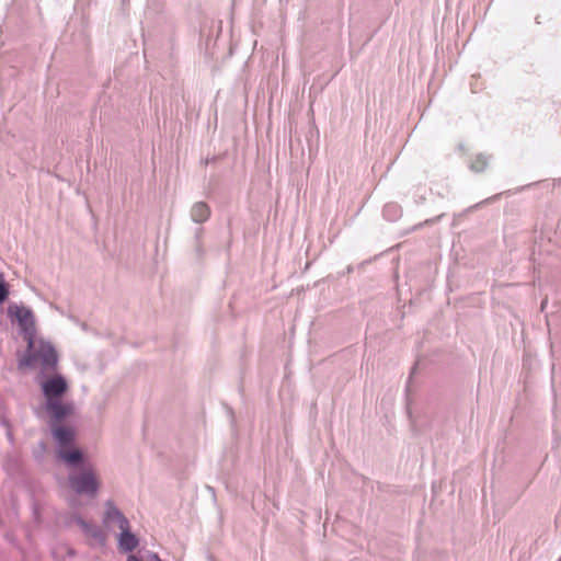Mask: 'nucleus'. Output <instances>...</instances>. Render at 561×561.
Masks as SVG:
<instances>
[{"label":"nucleus","instance_id":"dca6fc26","mask_svg":"<svg viewBox=\"0 0 561 561\" xmlns=\"http://www.w3.org/2000/svg\"><path fill=\"white\" fill-rule=\"evenodd\" d=\"M559 561H561V558L559 559Z\"/></svg>","mask_w":561,"mask_h":561},{"label":"nucleus","instance_id":"f8f14e48","mask_svg":"<svg viewBox=\"0 0 561 561\" xmlns=\"http://www.w3.org/2000/svg\"><path fill=\"white\" fill-rule=\"evenodd\" d=\"M9 295L8 285L5 284L4 279L0 280V304H2Z\"/></svg>","mask_w":561,"mask_h":561},{"label":"nucleus","instance_id":"9d476101","mask_svg":"<svg viewBox=\"0 0 561 561\" xmlns=\"http://www.w3.org/2000/svg\"><path fill=\"white\" fill-rule=\"evenodd\" d=\"M210 216V209L204 202H197L192 206L191 218L196 224L205 222Z\"/></svg>","mask_w":561,"mask_h":561},{"label":"nucleus","instance_id":"9b49d317","mask_svg":"<svg viewBox=\"0 0 561 561\" xmlns=\"http://www.w3.org/2000/svg\"><path fill=\"white\" fill-rule=\"evenodd\" d=\"M488 162L483 156H478L477 159L472 162L471 169L476 172H481L485 169Z\"/></svg>","mask_w":561,"mask_h":561},{"label":"nucleus","instance_id":"7ed1b4c3","mask_svg":"<svg viewBox=\"0 0 561 561\" xmlns=\"http://www.w3.org/2000/svg\"><path fill=\"white\" fill-rule=\"evenodd\" d=\"M51 432L54 438L57 440L59 447L57 449V456L66 465H76L82 459V453L78 448L71 447L75 438V433L71 428L61 425H51Z\"/></svg>","mask_w":561,"mask_h":561},{"label":"nucleus","instance_id":"39448f33","mask_svg":"<svg viewBox=\"0 0 561 561\" xmlns=\"http://www.w3.org/2000/svg\"><path fill=\"white\" fill-rule=\"evenodd\" d=\"M67 381L60 375H56L55 377L49 378L42 383V390L46 401L59 399L67 391Z\"/></svg>","mask_w":561,"mask_h":561},{"label":"nucleus","instance_id":"0eeeda50","mask_svg":"<svg viewBox=\"0 0 561 561\" xmlns=\"http://www.w3.org/2000/svg\"><path fill=\"white\" fill-rule=\"evenodd\" d=\"M46 410L55 421L60 422L72 413L73 407L69 402L56 399L46 401Z\"/></svg>","mask_w":561,"mask_h":561},{"label":"nucleus","instance_id":"20e7f679","mask_svg":"<svg viewBox=\"0 0 561 561\" xmlns=\"http://www.w3.org/2000/svg\"><path fill=\"white\" fill-rule=\"evenodd\" d=\"M8 316L18 321L26 341L35 337V319L31 309L24 306L11 305L8 308Z\"/></svg>","mask_w":561,"mask_h":561},{"label":"nucleus","instance_id":"6e6552de","mask_svg":"<svg viewBox=\"0 0 561 561\" xmlns=\"http://www.w3.org/2000/svg\"><path fill=\"white\" fill-rule=\"evenodd\" d=\"M104 522L106 524H115L119 529L126 528L129 526L128 519L125 515L117 508L113 501L105 502V513H104Z\"/></svg>","mask_w":561,"mask_h":561},{"label":"nucleus","instance_id":"4468645a","mask_svg":"<svg viewBox=\"0 0 561 561\" xmlns=\"http://www.w3.org/2000/svg\"><path fill=\"white\" fill-rule=\"evenodd\" d=\"M77 504H78V500H76V499H73V500L71 501V503H70V505H71L72 507L77 506Z\"/></svg>","mask_w":561,"mask_h":561},{"label":"nucleus","instance_id":"1a4fd4ad","mask_svg":"<svg viewBox=\"0 0 561 561\" xmlns=\"http://www.w3.org/2000/svg\"><path fill=\"white\" fill-rule=\"evenodd\" d=\"M118 547L124 552H131L138 546L137 537L130 531V526L119 529Z\"/></svg>","mask_w":561,"mask_h":561},{"label":"nucleus","instance_id":"f257e3e1","mask_svg":"<svg viewBox=\"0 0 561 561\" xmlns=\"http://www.w3.org/2000/svg\"><path fill=\"white\" fill-rule=\"evenodd\" d=\"M67 466L70 489L76 494L95 497L101 488V479L94 466L83 458L76 465Z\"/></svg>","mask_w":561,"mask_h":561},{"label":"nucleus","instance_id":"f03ea898","mask_svg":"<svg viewBox=\"0 0 561 561\" xmlns=\"http://www.w3.org/2000/svg\"><path fill=\"white\" fill-rule=\"evenodd\" d=\"M57 365V353L49 342L31 339L27 341V353L20 359V367L41 368L43 373L54 371Z\"/></svg>","mask_w":561,"mask_h":561},{"label":"nucleus","instance_id":"2eb2a0df","mask_svg":"<svg viewBox=\"0 0 561 561\" xmlns=\"http://www.w3.org/2000/svg\"><path fill=\"white\" fill-rule=\"evenodd\" d=\"M4 279L3 274L0 272V280Z\"/></svg>","mask_w":561,"mask_h":561},{"label":"nucleus","instance_id":"ddd939ff","mask_svg":"<svg viewBox=\"0 0 561 561\" xmlns=\"http://www.w3.org/2000/svg\"><path fill=\"white\" fill-rule=\"evenodd\" d=\"M149 561H162L158 554L153 553L150 556Z\"/></svg>","mask_w":561,"mask_h":561},{"label":"nucleus","instance_id":"423d86ee","mask_svg":"<svg viewBox=\"0 0 561 561\" xmlns=\"http://www.w3.org/2000/svg\"><path fill=\"white\" fill-rule=\"evenodd\" d=\"M72 523H75L81 531L89 538L94 539L99 543H104L105 535L103 530L91 523L85 522L80 515L75 514L71 517Z\"/></svg>","mask_w":561,"mask_h":561}]
</instances>
